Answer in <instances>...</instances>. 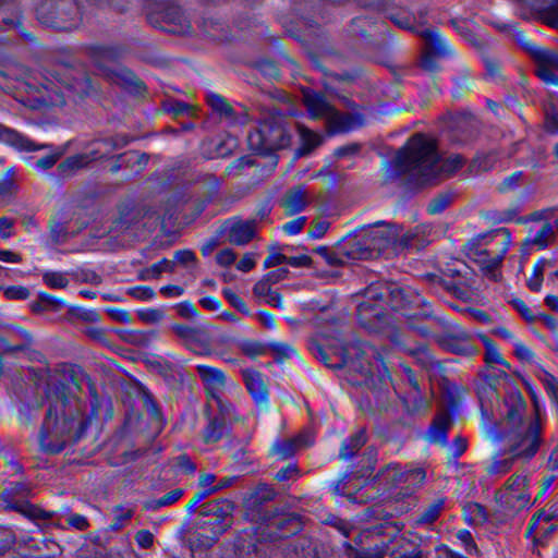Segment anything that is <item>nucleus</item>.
I'll return each instance as SVG.
<instances>
[{
  "label": "nucleus",
  "mask_w": 558,
  "mask_h": 558,
  "mask_svg": "<svg viewBox=\"0 0 558 558\" xmlns=\"http://www.w3.org/2000/svg\"><path fill=\"white\" fill-rule=\"evenodd\" d=\"M465 159L450 155L439 163L435 143L422 134L412 136L396 155L393 160L398 173H408L425 183L438 175H451L461 169Z\"/></svg>",
  "instance_id": "f257e3e1"
},
{
  "label": "nucleus",
  "mask_w": 558,
  "mask_h": 558,
  "mask_svg": "<svg viewBox=\"0 0 558 558\" xmlns=\"http://www.w3.org/2000/svg\"><path fill=\"white\" fill-rule=\"evenodd\" d=\"M87 421L65 398L51 402L38 434L39 449L47 454L62 451L71 440H78L86 432Z\"/></svg>",
  "instance_id": "f03ea898"
},
{
  "label": "nucleus",
  "mask_w": 558,
  "mask_h": 558,
  "mask_svg": "<svg viewBox=\"0 0 558 558\" xmlns=\"http://www.w3.org/2000/svg\"><path fill=\"white\" fill-rule=\"evenodd\" d=\"M511 245V234L506 228L480 234L464 245L466 256L476 263L482 271L497 281L500 277L498 268Z\"/></svg>",
  "instance_id": "7ed1b4c3"
},
{
  "label": "nucleus",
  "mask_w": 558,
  "mask_h": 558,
  "mask_svg": "<svg viewBox=\"0 0 558 558\" xmlns=\"http://www.w3.org/2000/svg\"><path fill=\"white\" fill-rule=\"evenodd\" d=\"M483 433L490 441H505L513 458L523 462L531 461L544 442L543 426L537 417L533 418L523 428L508 434H500L496 425L485 423L483 424Z\"/></svg>",
  "instance_id": "20e7f679"
},
{
  "label": "nucleus",
  "mask_w": 558,
  "mask_h": 558,
  "mask_svg": "<svg viewBox=\"0 0 558 558\" xmlns=\"http://www.w3.org/2000/svg\"><path fill=\"white\" fill-rule=\"evenodd\" d=\"M234 505L228 499L216 500L203 507L204 519L197 526L205 532L197 533L194 543L201 547H211L233 523Z\"/></svg>",
  "instance_id": "39448f33"
},
{
  "label": "nucleus",
  "mask_w": 558,
  "mask_h": 558,
  "mask_svg": "<svg viewBox=\"0 0 558 558\" xmlns=\"http://www.w3.org/2000/svg\"><path fill=\"white\" fill-rule=\"evenodd\" d=\"M290 144V135L286 130L284 117L274 110L263 119L259 126L247 135V145L252 151L269 155Z\"/></svg>",
  "instance_id": "423d86ee"
},
{
  "label": "nucleus",
  "mask_w": 558,
  "mask_h": 558,
  "mask_svg": "<svg viewBox=\"0 0 558 558\" xmlns=\"http://www.w3.org/2000/svg\"><path fill=\"white\" fill-rule=\"evenodd\" d=\"M45 78L47 84L41 85V87L29 82L23 83L26 92L33 95L34 100L39 106H63L68 96L65 92L83 97L88 95L93 88L90 80L85 75L73 77L71 82L63 81V89L51 87V71H47Z\"/></svg>",
  "instance_id": "0eeeda50"
},
{
  "label": "nucleus",
  "mask_w": 558,
  "mask_h": 558,
  "mask_svg": "<svg viewBox=\"0 0 558 558\" xmlns=\"http://www.w3.org/2000/svg\"><path fill=\"white\" fill-rule=\"evenodd\" d=\"M303 102L310 118L325 120L332 133L349 132L357 126L356 120L351 114L340 113L322 93L305 90Z\"/></svg>",
  "instance_id": "6e6552de"
},
{
  "label": "nucleus",
  "mask_w": 558,
  "mask_h": 558,
  "mask_svg": "<svg viewBox=\"0 0 558 558\" xmlns=\"http://www.w3.org/2000/svg\"><path fill=\"white\" fill-rule=\"evenodd\" d=\"M38 22L47 27L70 31L81 22L74 0H40L36 7Z\"/></svg>",
  "instance_id": "1a4fd4ad"
},
{
  "label": "nucleus",
  "mask_w": 558,
  "mask_h": 558,
  "mask_svg": "<svg viewBox=\"0 0 558 558\" xmlns=\"http://www.w3.org/2000/svg\"><path fill=\"white\" fill-rule=\"evenodd\" d=\"M123 50L118 47L99 46L93 49L92 56L95 64L102 74L112 83L140 90L142 82L129 69L120 65L118 60Z\"/></svg>",
  "instance_id": "9d476101"
},
{
  "label": "nucleus",
  "mask_w": 558,
  "mask_h": 558,
  "mask_svg": "<svg viewBox=\"0 0 558 558\" xmlns=\"http://www.w3.org/2000/svg\"><path fill=\"white\" fill-rule=\"evenodd\" d=\"M422 317L434 318L442 328V332L434 335V339L444 350L461 355H473L477 352L470 335L458 324L445 317H435L432 311H424Z\"/></svg>",
  "instance_id": "9b49d317"
},
{
  "label": "nucleus",
  "mask_w": 558,
  "mask_h": 558,
  "mask_svg": "<svg viewBox=\"0 0 558 558\" xmlns=\"http://www.w3.org/2000/svg\"><path fill=\"white\" fill-rule=\"evenodd\" d=\"M147 20L153 26L169 33L186 34L191 31L189 21L173 0H158L150 4Z\"/></svg>",
  "instance_id": "f8f14e48"
},
{
  "label": "nucleus",
  "mask_w": 558,
  "mask_h": 558,
  "mask_svg": "<svg viewBox=\"0 0 558 558\" xmlns=\"http://www.w3.org/2000/svg\"><path fill=\"white\" fill-rule=\"evenodd\" d=\"M366 238L369 242L374 258L387 253L389 250L393 252L399 247L409 244L412 235L401 234L402 228L397 225H387L384 221H377L368 229H364Z\"/></svg>",
  "instance_id": "ddd939ff"
},
{
  "label": "nucleus",
  "mask_w": 558,
  "mask_h": 558,
  "mask_svg": "<svg viewBox=\"0 0 558 558\" xmlns=\"http://www.w3.org/2000/svg\"><path fill=\"white\" fill-rule=\"evenodd\" d=\"M518 40L521 47L533 58L536 65V75L546 85L558 87V51L534 44L522 33L518 34Z\"/></svg>",
  "instance_id": "4468645a"
},
{
  "label": "nucleus",
  "mask_w": 558,
  "mask_h": 558,
  "mask_svg": "<svg viewBox=\"0 0 558 558\" xmlns=\"http://www.w3.org/2000/svg\"><path fill=\"white\" fill-rule=\"evenodd\" d=\"M388 287L381 283L369 284L357 300V316L361 324L372 327L375 320L383 322L387 310Z\"/></svg>",
  "instance_id": "2eb2a0df"
},
{
  "label": "nucleus",
  "mask_w": 558,
  "mask_h": 558,
  "mask_svg": "<svg viewBox=\"0 0 558 558\" xmlns=\"http://www.w3.org/2000/svg\"><path fill=\"white\" fill-rule=\"evenodd\" d=\"M501 417L497 430L500 434H508L512 430L523 428L533 418H529L526 401L518 389L507 393L500 410Z\"/></svg>",
  "instance_id": "dca6fc26"
},
{
  "label": "nucleus",
  "mask_w": 558,
  "mask_h": 558,
  "mask_svg": "<svg viewBox=\"0 0 558 558\" xmlns=\"http://www.w3.org/2000/svg\"><path fill=\"white\" fill-rule=\"evenodd\" d=\"M126 143L119 138H104L93 142L90 149L84 154L68 157L58 166L62 174H69L74 170L88 166L92 161L108 157L113 150L121 148Z\"/></svg>",
  "instance_id": "f3484780"
},
{
  "label": "nucleus",
  "mask_w": 558,
  "mask_h": 558,
  "mask_svg": "<svg viewBox=\"0 0 558 558\" xmlns=\"http://www.w3.org/2000/svg\"><path fill=\"white\" fill-rule=\"evenodd\" d=\"M360 378H350L352 385L366 386L371 389L369 400H374L375 405L380 411H387L390 408L391 399V379L385 367L384 374L378 377L379 386L375 384V378L368 366L361 364L357 372Z\"/></svg>",
  "instance_id": "a211bd4d"
},
{
  "label": "nucleus",
  "mask_w": 558,
  "mask_h": 558,
  "mask_svg": "<svg viewBox=\"0 0 558 558\" xmlns=\"http://www.w3.org/2000/svg\"><path fill=\"white\" fill-rule=\"evenodd\" d=\"M425 480L422 469L402 471L398 464H388L376 476V481L383 486L384 492H389L404 484L407 493H412Z\"/></svg>",
  "instance_id": "6ab92c4d"
},
{
  "label": "nucleus",
  "mask_w": 558,
  "mask_h": 558,
  "mask_svg": "<svg viewBox=\"0 0 558 558\" xmlns=\"http://www.w3.org/2000/svg\"><path fill=\"white\" fill-rule=\"evenodd\" d=\"M339 253L343 255L345 263L374 258V253H372L364 229L360 232L348 234L340 240Z\"/></svg>",
  "instance_id": "aec40b11"
},
{
  "label": "nucleus",
  "mask_w": 558,
  "mask_h": 558,
  "mask_svg": "<svg viewBox=\"0 0 558 558\" xmlns=\"http://www.w3.org/2000/svg\"><path fill=\"white\" fill-rule=\"evenodd\" d=\"M172 330L194 353L199 355L210 354L209 337L205 330L184 324H174Z\"/></svg>",
  "instance_id": "412c9836"
},
{
  "label": "nucleus",
  "mask_w": 558,
  "mask_h": 558,
  "mask_svg": "<svg viewBox=\"0 0 558 558\" xmlns=\"http://www.w3.org/2000/svg\"><path fill=\"white\" fill-rule=\"evenodd\" d=\"M395 311L427 305L426 300L410 287L389 288L387 292V306Z\"/></svg>",
  "instance_id": "4be33fe9"
},
{
  "label": "nucleus",
  "mask_w": 558,
  "mask_h": 558,
  "mask_svg": "<svg viewBox=\"0 0 558 558\" xmlns=\"http://www.w3.org/2000/svg\"><path fill=\"white\" fill-rule=\"evenodd\" d=\"M242 376L255 403L260 409H268L269 391L262 373L256 369L248 368L242 371Z\"/></svg>",
  "instance_id": "5701e85b"
},
{
  "label": "nucleus",
  "mask_w": 558,
  "mask_h": 558,
  "mask_svg": "<svg viewBox=\"0 0 558 558\" xmlns=\"http://www.w3.org/2000/svg\"><path fill=\"white\" fill-rule=\"evenodd\" d=\"M421 36L425 41V52L434 54L437 58H446L453 54L451 45L437 28H424L421 31Z\"/></svg>",
  "instance_id": "b1692460"
},
{
  "label": "nucleus",
  "mask_w": 558,
  "mask_h": 558,
  "mask_svg": "<svg viewBox=\"0 0 558 558\" xmlns=\"http://www.w3.org/2000/svg\"><path fill=\"white\" fill-rule=\"evenodd\" d=\"M196 371L201 379L206 386L208 398L214 397L215 393H219L227 383L226 374L217 368L205 364L196 365Z\"/></svg>",
  "instance_id": "393cba45"
},
{
  "label": "nucleus",
  "mask_w": 558,
  "mask_h": 558,
  "mask_svg": "<svg viewBox=\"0 0 558 558\" xmlns=\"http://www.w3.org/2000/svg\"><path fill=\"white\" fill-rule=\"evenodd\" d=\"M310 203L308 193L303 185L289 189L280 201L287 216L301 213Z\"/></svg>",
  "instance_id": "a878e982"
},
{
  "label": "nucleus",
  "mask_w": 558,
  "mask_h": 558,
  "mask_svg": "<svg viewBox=\"0 0 558 558\" xmlns=\"http://www.w3.org/2000/svg\"><path fill=\"white\" fill-rule=\"evenodd\" d=\"M0 143H3L5 145L12 146L13 148L17 150H25V151H32L37 149H43L46 146L35 145L28 137L23 135L22 133L10 129L3 124L0 123Z\"/></svg>",
  "instance_id": "bb28decb"
},
{
  "label": "nucleus",
  "mask_w": 558,
  "mask_h": 558,
  "mask_svg": "<svg viewBox=\"0 0 558 558\" xmlns=\"http://www.w3.org/2000/svg\"><path fill=\"white\" fill-rule=\"evenodd\" d=\"M255 232L256 218H251L245 221L238 220L231 225L228 240L230 243L239 246L245 245L255 236Z\"/></svg>",
  "instance_id": "cd10ccee"
},
{
  "label": "nucleus",
  "mask_w": 558,
  "mask_h": 558,
  "mask_svg": "<svg viewBox=\"0 0 558 558\" xmlns=\"http://www.w3.org/2000/svg\"><path fill=\"white\" fill-rule=\"evenodd\" d=\"M498 500L504 509L505 515L512 517L523 510L530 504V495L527 492H501Z\"/></svg>",
  "instance_id": "c85d7f7f"
},
{
  "label": "nucleus",
  "mask_w": 558,
  "mask_h": 558,
  "mask_svg": "<svg viewBox=\"0 0 558 558\" xmlns=\"http://www.w3.org/2000/svg\"><path fill=\"white\" fill-rule=\"evenodd\" d=\"M313 440L304 435H300L293 439L276 441L270 449V453L279 459L286 460L292 457L296 450L306 448L312 445Z\"/></svg>",
  "instance_id": "c756f323"
},
{
  "label": "nucleus",
  "mask_w": 558,
  "mask_h": 558,
  "mask_svg": "<svg viewBox=\"0 0 558 558\" xmlns=\"http://www.w3.org/2000/svg\"><path fill=\"white\" fill-rule=\"evenodd\" d=\"M451 425V418L447 413L438 415L428 430L430 441L441 446L447 445V433Z\"/></svg>",
  "instance_id": "7c9ffc66"
},
{
  "label": "nucleus",
  "mask_w": 558,
  "mask_h": 558,
  "mask_svg": "<svg viewBox=\"0 0 558 558\" xmlns=\"http://www.w3.org/2000/svg\"><path fill=\"white\" fill-rule=\"evenodd\" d=\"M21 15L12 0H0V28L21 26Z\"/></svg>",
  "instance_id": "2f4dec72"
},
{
  "label": "nucleus",
  "mask_w": 558,
  "mask_h": 558,
  "mask_svg": "<svg viewBox=\"0 0 558 558\" xmlns=\"http://www.w3.org/2000/svg\"><path fill=\"white\" fill-rule=\"evenodd\" d=\"M366 442V434L359 430L351 437L344 439L341 444L339 458L342 460L351 459Z\"/></svg>",
  "instance_id": "473e14b6"
},
{
  "label": "nucleus",
  "mask_w": 558,
  "mask_h": 558,
  "mask_svg": "<svg viewBox=\"0 0 558 558\" xmlns=\"http://www.w3.org/2000/svg\"><path fill=\"white\" fill-rule=\"evenodd\" d=\"M298 131L301 141V146L296 151L298 156H304L311 153L323 142V137L319 134L312 132L304 125H298Z\"/></svg>",
  "instance_id": "72a5a7b5"
},
{
  "label": "nucleus",
  "mask_w": 558,
  "mask_h": 558,
  "mask_svg": "<svg viewBox=\"0 0 558 558\" xmlns=\"http://www.w3.org/2000/svg\"><path fill=\"white\" fill-rule=\"evenodd\" d=\"M267 347L274 354V359L277 363H283L292 356L298 355L296 350L289 342L271 340L267 343Z\"/></svg>",
  "instance_id": "f704fd0d"
},
{
  "label": "nucleus",
  "mask_w": 558,
  "mask_h": 558,
  "mask_svg": "<svg viewBox=\"0 0 558 558\" xmlns=\"http://www.w3.org/2000/svg\"><path fill=\"white\" fill-rule=\"evenodd\" d=\"M315 356L320 361L323 362L326 366L330 367V368H342V367H347L348 371L350 373H356L359 367L361 366V362H356V361H352V360H348L347 357H341L340 362L338 364H330L329 363V355L328 353L325 351L324 348L322 347H317L316 348V353H315Z\"/></svg>",
  "instance_id": "c9c22d12"
},
{
  "label": "nucleus",
  "mask_w": 558,
  "mask_h": 558,
  "mask_svg": "<svg viewBox=\"0 0 558 558\" xmlns=\"http://www.w3.org/2000/svg\"><path fill=\"white\" fill-rule=\"evenodd\" d=\"M238 348L243 354L251 359H256L266 354L268 347L267 343H263L253 339H241L238 341Z\"/></svg>",
  "instance_id": "e433bc0d"
},
{
  "label": "nucleus",
  "mask_w": 558,
  "mask_h": 558,
  "mask_svg": "<svg viewBox=\"0 0 558 558\" xmlns=\"http://www.w3.org/2000/svg\"><path fill=\"white\" fill-rule=\"evenodd\" d=\"M183 496V490L181 488L172 489L160 498L146 500L144 504V508L146 510H158L165 506H169L178 501Z\"/></svg>",
  "instance_id": "4c0bfd02"
},
{
  "label": "nucleus",
  "mask_w": 558,
  "mask_h": 558,
  "mask_svg": "<svg viewBox=\"0 0 558 558\" xmlns=\"http://www.w3.org/2000/svg\"><path fill=\"white\" fill-rule=\"evenodd\" d=\"M225 433V423L218 418H210L207 426L203 430V439L206 444H215L222 438Z\"/></svg>",
  "instance_id": "58836bf2"
},
{
  "label": "nucleus",
  "mask_w": 558,
  "mask_h": 558,
  "mask_svg": "<svg viewBox=\"0 0 558 558\" xmlns=\"http://www.w3.org/2000/svg\"><path fill=\"white\" fill-rule=\"evenodd\" d=\"M555 231L554 226L546 222L542 228L534 234L533 238H527L525 244L536 245L539 250L545 248L549 242L554 239Z\"/></svg>",
  "instance_id": "ea45409f"
},
{
  "label": "nucleus",
  "mask_w": 558,
  "mask_h": 558,
  "mask_svg": "<svg viewBox=\"0 0 558 558\" xmlns=\"http://www.w3.org/2000/svg\"><path fill=\"white\" fill-rule=\"evenodd\" d=\"M445 500L442 498H438L434 500L417 518V524H432L434 523L440 515V512L444 508Z\"/></svg>",
  "instance_id": "a19ab883"
},
{
  "label": "nucleus",
  "mask_w": 558,
  "mask_h": 558,
  "mask_svg": "<svg viewBox=\"0 0 558 558\" xmlns=\"http://www.w3.org/2000/svg\"><path fill=\"white\" fill-rule=\"evenodd\" d=\"M481 339L485 345V361L488 364H504L509 368L510 365L504 360L496 343L487 336H481Z\"/></svg>",
  "instance_id": "79ce46f5"
},
{
  "label": "nucleus",
  "mask_w": 558,
  "mask_h": 558,
  "mask_svg": "<svg viewBox=\"0 0 558 558\" xmlns=\"http://www.w3.org/2000/svg\"><path fill=\"white\" fill-rule=\"evenodd\" d=\"M538 13L546 25L558 28V0H551Z\"/></svg>",
  "instance_id": "37998d69"
},
{
  "label": "nucleus",
  "mask_w": 558,
  "mask_h": 558,
  "mask_svg": "<svg viewBox=\"0 0 558 558\" xmlns=\"http://www.w3.org/2000/svg\"><path fill=\"white\" fill-rule=\"evenodd\" d=\"M59 158H60V154H48V155H45V156H43L40 158H36V159L29 158L27 160V163L31 168H33L37 172L43 173V172L51 169L57 163Z\"/></svg>",
  "instance_id": "c03bdc74"
},
{
  "label": "nucleus",
  "mask_w": 558,
  "mask_h": 558,
  "mask_svg": "<svg viewBox=\"0 0 558 558\" xmlns=\"http://www.w3.org/2000/svg\"><path fill=\"white\" fill-rule=\"evenodd\" d=\"M208 105L218 113L225 117H232L233 109L228 101L220 95L210 93L207 95Z\"/></svg>",
  "instance_id": "a18cd8bd"
},
{
  "label": "nucleus",
  "mask_w": 558,
  "mask_h": 558,
  "mask_svg": "<svg viewBox=\"0 0 558 558\" xmlns=\"http://www.w3.org/2000/svg\"><path fill=\"white\" fill-rule=\"evenodd\" d=\"M209 399L216 402L219 414L223 420L230 422H238L241 420L240 416L235 414L233 405L230 402L222 400L219 393H215L214 397Z\"/></svg>",
  "instance_id": "49530a36"
},
{
  "label": "nucleus",
  "mask_w": 558,
  "mask_h": 558,
  "mask_svg": "<svg viewBox=\"0 0 558 558\" xmlns=\"http://www.w3.org/2000/svg\"><path fill=\"white\" fill-rule=\"evenodd\" d=\"M315 252L330 266H339L345 263L343 255L339 253V242L335 251H330L327 246H318Z\"/></svg>",
  "instance_id": "de8ad7c7"
},
{
  "label": "nucleus",
  "mask_w": 558,
  "mask_h": 558,
  "mask_svg": "<svg viewBox=\"0 0 558 558\" xmlns=\"http://www.w3.org/2000/svg\"><path fill=\"white\" fill-rule=\"evenodd\" d=\"M43 279L48 287L53 289H64L69 286L66 274L61 271H46Z\"/></svg>",
  "instance_id": "09e8293b"
},
{
  "label": "nucleus",
  "mask_w": 558,
  "mask_h": 558,
  "mask_svg": "<svg viewBox=\"0 0 558 558\" xmlns=\"http://www.w3.org/2000/svg\"><path fill=\"white\" fill-rule=\"evenodd\" d=\"M142 402H143V407L145 408L146 412L150 415V417L153 420H155L157 422L162 421L161 410L158 407L157 402L155 401V399L153 398V395L149 391L144 390L142 392Z\"/></svg>",
  "instance_id": "8fccbe9b"
},
{
  "label": "nucleus",
  "mask_w": 558,
  "mask_h": 558,
  "mask_svg": "<svg viewBox=\"0 0 558 558\" xmlns=\"http://www.w3.org/2000/svg\"><path fill=\"white\" fill-rule=\"evenodd\" d=\"M404 407L409 413H418L427 410L428 401L421 396V391H414L411 398L403 399Z\"/></svg>",
  "instance_id": "3c124183"
},
{
  "label": "nucleus",
  "mask_w": 558,
  "mask_h": 558,
  "mask_svg": "<svg viewBox=\"0 0 558 558\" xmlns=\"http://www.w3.org/2000/svg\"><path fill=\"white\" fill-rule=\"evenodd\" d=\"M15 170L10 168L0 178V195H11L16 192Z\"/></svg>",
  "instance_id": "603ef678"
},
{
  "label": "nucleus",
  "mask_w": 558,
  "mask_h": 558,
  "mask_svg": "<svg viewBox=\"0 0 558 558\" xmlns=\"http://www.w3.org/2000/svg\"><path fill=\"white\" fill-rule=\"evenodd\" d=\"M222 293H223L225 298L228 300V302L235 310H238L239 312H241V313H243L245 315H251V311L247 307V305L244 302V300L242 298H240L233 290H231L230 288H225L222 290Z\"/></svg>",
  "instance_id": "864d4df0"
},
{
  "label": "nucleus",
  "mask_w": 558,
  "mask_h": 558,
  "mask_svg": "<svg viewBox=\"0 0 558 558\" xmlns=\"http://www.w3.org/2000/svg\"><path fill=\"white\" fill-rule=\"evenodd\" d=\"M496 161L497 156L495 153L482 154L474 158L472 167L476 168L478 171H488L494 167Z\"/></svg>",
  "instance_id": "5fc2aeb1"
},
{
  "label": "nucleus",
  "mask_w": 558,
  "mask_h": 558,
  "mask_svg": "<svg viewBox=\"0 0 558 558\" xmlns=\"http://www.w3.org/2000/svg\"><path fill=\"white\" fill-rule=\"evenodd\" d=\"M275 497V492L266 484L258 485L251 495V499L255 505L263 504L271 500Z\"/></svg>",
  "instance_id": "6e6d98bb"
},
{
  "label": "nucleus",
  "mask_w": 558,
  "mask_h": 558,
  "mask_svg": "<svg viewBox=\"0 0 558 558\" xmlns=\"http://www.w3.org/2000/svg\"><path fill=\"white\" fill-rule=\"evenodd\" d=\"M526 486L527 477L524 475L514 474L508 478L502 492H512L513 494L518 492H526Z\"/></svg>",
  "instance_id": "4d7b16f0"
},
{
  "label": "nucleus",
  "mask_w": 558,
  "mask_h": 558,
  "mask_svg": "<svg viewBox=\"0 0 558 558\" xmlns=\"http://www.w3.org/2000/svg\"><path fill=\"white\" fill-rule=\"evenodd\" d=\"M541 379L550 399L554 402L558 401V379L554 375L545 371L543 372Z\"/></svg>",
  "instance_id": "13d9d810"
},
{
  "label": "nucleus",
  "mask_w": 558,
  "mask_h": 558,
  "mask_svg": "<svg viewBox=\"0 0 558 558\" xmlns=\"http://www.w3.org/2000/svg\"><path fill=\"white\" fill-rule=\"evenodd\" d=\"M523 178V172L522 171H515L513 173H511L510 175H508L507 178H505L499 184H498V191L500 193H507V192H510V191H513L514 189L518 187L519 183L521 182Z\"/></svg>",
  "instance_id": "bf43d9fd"
},
{
  "label": "nucleus",
  "mask_w": 558,
  "mask_h": 558,
  "mask_svg": "<svg viewBox=\"0 0 558 558\" xmlns=\"http://www.w3.org/2000/svg\"><path fill=\"white\" fill-rule=\"evenodd\" d=\"M124 156L126 157L128 163L136 167V172L144 170L149 160V156L145 153L131 151Z\"/></svg>",
  "instance_id": "052dcab7"
},
{
  "label": "nucleus",
  "mask_w": 558,
  "mask_h": 558,
  "mask_svg": "<svg viewBox=\"0 0 558 558\" xmlns=\"http://www.w3.org/2000/svg\"><path fill=\"white\" fill-rule=\"evenodd\" d=\"M113 523L111 524L112 529H120L123 526L124 521L129 520L132 514L133 510L130 508H125L124 506H116L113 509Z\"/></svg>",
  "instance_id": "680f3d73"
},
{
  "label": "nucleus",
  "mask_w": 558,
  "mask_h": 558,
  "mask_svg": "<svg viewBox=\"0 0 558 558\" xmlns=\"http://www.w3.org/2000/svg\"><path fill=\"white\" fill-rule=\"evenodd\" d=\"M162 272L165 271L160 259L157 263H154L153 265L140 270L138 278L141 280H154L158 279Z\"/></svg>",
  "instance_id": "e2e57ef3"
},
{
  "label": "nucleus",
  "mask_w": 558,
  "mask_h": 558,
  "mask_svg": "<svg viewBox=\"0 0 558 558\" xmlns=\"http://www.w3.org/2000/svg\"><path fill=\"white\" fill-rule=\"evenodd\" d=\"M257 68L264 76L270 80H277L280 75V70L274 61L263 60L258 62Z\"/></svg>",
  "instance_id": "0e129e2a"
},
{
  "label": "nucleus",
  "mask_w": 558,
  "mask_h": 558,
  "mask_svg": "<svg viewBox=\"0 0 558 558\" xmlns=\"http://www.w3.org/2000/svg\"><path fill=\"white\" fill-rule=\"evenodd\" d=\"M306 221H307V219L304 216L296 217V218L288 221L287 223H284L282 226V230L288 235H295L302 231V229L306 225Z\"/></svg>",
  "instance_id": "69168bd1"
},
{
  "label": "nucleus",
  "mask_w": 558,
  "mask_h": 558,
  "mask_svg": "<svg viewBox=\"0 0 558 558\" xmlns=\"http://www.w3.org/2000/svg\"><path fill=\"white\" fill-rule=\"evenodd\" d=\"M510 303L526 322H534L536 319V316L533 314V312L529 308V306L525 304L523 300L519 298H513L510 301Z\"/></svg>",
  "instance_id": "338daca9"
},
{
  "label": "nucleus",
  "mask_w": 558,
  "mask_h": 558,
  "mask_svg": "<svg viewBox=\"0 0 558 558\" xmlns=\"http://www.w3.org/2000/svg\"><path fill=\"white\" fill-rule=\"evenodd\" d=\"M545 128L551 134L558 133V110L554 106L546 113Z\"/></svg>",
  "instance_id": "774afa93"
}]
</instances>
